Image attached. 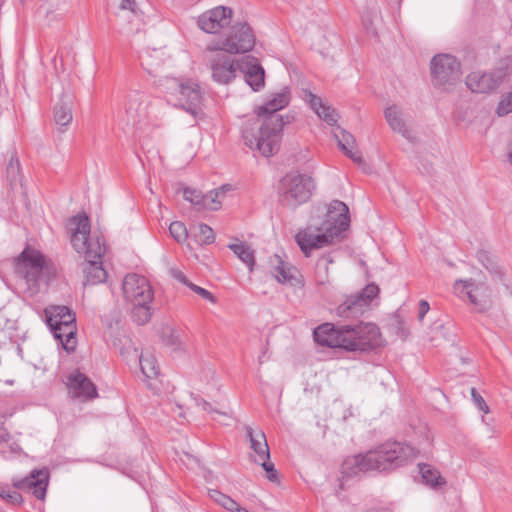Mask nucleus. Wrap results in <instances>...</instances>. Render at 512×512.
Segmentation results:
<instances>
[{
	"label": "nucleus",
	"instance_id": "nucleus-30",
	"mask_svg": "<svg viewBox=\"0 0 512 512\" xmlns=\"http://www.w3.org/2000/svg\"><path fill=\"white\" fill-rule=\"evenodd\" d=\"M333 263L330 255L319 258L315 265V280L318 284L324 285L329 281V265Z\"/></svg>",
	"mask_w": 512,
	"mask_h": 512
},
{
	"label": "nucleus",
	"instance_id": "nucleus-32",
	"mask_svg": "<svg viewBox=\"0 0 512 512\" xmlns=\"http://www.w3.org/2000/svg\"><path fill=\"white\" fill-rule=\"evenodd\" d=\"M209 496L228 511H234V509H237L238 503L228 495H225L218 490H209Z\"/></svg>",
	"mask_w": 512,
	"mask_h": 512
},
{
	"label": "nucleus",
	"instance_id": "nucleus-38",
	"mask_svg": "<svg viewBox=\"0 0 512 512\" xmlns=\"http://www.w3.org/2000/svg\"><path fill=\"white\" fill-rule=\"evenodd\" d=\"M205 206H203V210H212L216 211L221 207V200L219 197V192H215L214 190L209 191L204 194Z\"/></svg>",
	"mask_w": 512,
	"mask_h": 512
},
{
	"label": "nucleus",
	"instance_id": "nucleus-56",
	"mask_svg": "<svg viewBox=\"0 0 512 512\" xmlns=\"http://www.w3.org/2000/svg\"><path fill=\"white\" fill-rule=\"evenodd\" d=\"M512 103V91L506 97Z\"/></svg>",
	"mask_w": 512,
	"mask_h": 512
},
{
	"label": "nucleus",
	"instance_id": "nucleus-29",
	"mask_svg": "<svg viewBox=\"0 0 512 512\" xmlns=\"http://www.w3.org/2000/svg\"><path fill=\"white\" fill-rule=\"evenodd\" d=\"M228 248L249 268V271H253L255 265L254 250L246 243H232L228 245Z\"/></svg>",
	"mask_w": 512,
	"mask_h": 512
},
{
	"label": "nucleus",
	"instance_id": "nucleus-5",
	"mask_svg": "<svg viewBox=\"0 0 512 512\" xmlns=\"http://www.w3.org/2000/svg\"><path fill=\"white\" fill-rule=\"evenodd\" d=\"M348 206L339 200L332 201L327 210L326 219L320 227H308L297 233L295 239L302 252L309 256L314 249H320L342 239L349 228Z\"/></svg>",
	"mask_w": 512,
	"mask_h": 512
},
{
	"label": "nucleus",
	"instance_id": "nucleus-19",
	"mask_svg": "<svg viewBox=\"0 0 512 512\" xmlns=\"http://www.w3.org/2000/svg\"><path fill=\"white\" fill-rule=\"evenodd\" d=\"M454 290L458 294L465 293L470 302L474 304L480 312L484 311L488 305L487 287L484 284L476 285L472 279L457 280L454 284Z\"/></svg>",
	"mask_w": 512,
	"mask_h": 512
},
{
	"label": "nucleus",
	"instance_id": "nucleus-47",
	"mask_svg": "<svg viewBox=\"0 0 512 512\" xmlns=\"http://www.w3.org/2000/svg\"><path fill=\"white\" fill-rule=\"evenodd\" d=\"M199 405H201L202 409L208 413H211L213 416H212V419L214 420H218V417H224V418H229V416L227 415V413L225 412H220L218 410H215L212 408V405L207 402V401H202Z\"/></svg>",
	"mask_w": 512,
	"mask_h": 512
},
{
	"label": "nucleus",
	"instance_id": "nucleus-53",
	"mask_svg": "<svg viewBox=\"0 0 512 512\" xmlns=\"http://www.w3.org/2000/svg\"><path fill=\"white\" fill-rule=\"evenodd\" d=\"M59 333H60V335L58 337H54V338L59 341H63L64 335H65V330H59Z\"/></svg>",
	"mask_w": 512,
	"mask_h": 512
},
{
	"label": "nucleus",
	"instance_id": "nucleus-39",
	"mask_svg": "<svg viewBox=\"0 0 512 512\" xmlns=\"http://www.w3.org/2000/svg\"><path fill=\"white\" fill-rule=\"evenodd\" d=\"M198 238L201 244H211L214 242L215 236L213 229L207 224H199Z\"/></svg>",
	"mask_w": 512,
	"mask_h": 512
},
{
	"label": "nucleus",
	"instance_id": "nucleus-18",
	"mask_svg": "<svg viewBox=\"0 0 512 512\" xmlns=\"http://www.w3.org/2000/svg\"><path fill=\"white\" fill-rule=\"evenodd\" d=\"M67 387L73 398H79L82 401L92 400L98 396L94 383L78 370L68 376Z\"/></svg>",
	"mask_w": 512,
	"mask_h": 512
},
{
	"label": "nucleus",
	"instance_id": "nucleus-36",
	"mask_svg": "<svg viewBox=\"0 0 512 512\" xmlns=\"http://www.w3.org/2000/svg\"><path fill=\"white\" fill-rule=\"evenodd\" d=\"M170 235L178 242L183 243L188 237L187 228L184 223L174 221L169 226Z\"/></svg>",
	"mask_w": 512,
	"mask_h": 512
},
{
	"label": "nucleus",
	"instance_id": "nucleus-51",
	"mask_svg": "<svg viewBox=\"0 0 512 512\" xmlns=\"http://www.w3.org/2000/svg\"><path fill=\"white\" fill-rule=\"evenodd\" d=\"M430 309L429 303L426 300H421L419 302V313L418 318L420 321L423 320L424 316L428 313Z\"/></svg>",
	"mask_w": 512,
	"mask_h": 512
},
{
	"label": "nucleus",
	"instance_id": "nucleus-11",
	"mask_svg": "<svg viewBox=\"0 0 512 512\" xmlns=\"http://www.w3.org/2000/svg\"><path fill=\"white\" fill-rule=\"evenodd\" d=\"M205 57L209 62L213 81L219 84L230 83L239 72L240 60H234L226 55L224 50L211 49L209 45L206 48Z\"/></svg>",
	"mask_w": 512,
	"mask_h": 512
},
{
	"label": "nucleus",
	"instance_id": "nucleus-57",
	"mask_svg": "<svg viewBox=\"0 0 512 512\" xmlns=\"http://www.w3.org/2000/svg\"><path fill=\"white\" fill-rule=\"evenodd\" d=\"M511 2H512V0H511Z\"/></svg>",
	"mask_w": 512,
	"mask_h": 512
},
{
	"label": "nucleus",
	"instance_id": "nucleus-31",
	"mask_svg": "<svg viewBox=\"0 0 512 512\" xmlns=\"http://www.w3.org/2000/svg\"><path fill=\"white\" fill-rule=\"evenodd\" d=\"M139 364L142 374L149 379L155 378L159 374V367L153 355L141 354L139 356Z\"/></svg>",
	"mask_w": 512,
	"mask_h": 512
},
{
	"label": "nucleus",
	"instance_id": "nucleus-4",
	"mask_svg": "<svg viewBox=\"0 0 512 512\" xmlns=\"http://www.w3.org/2000/svg\"><path fill=\"white\" fill-rule=\"evenodd\" d=\"M379 328L371 322L357 325L324 324L314 330L315 340L321 345L343 348L347 351H368L380 345Z\"/></svg>",
	"mask_w": 512,
	"mask_h": 512
},
{
	"label": "nucleus",
	"instance_id": "nucleus-25",
	"mask_svg": "<svg viewBox=\"0 0 512 512\" xmlns=\"http://www.w3.org/2000/svg\"><path fill=\"white\" fill-rule=\"evenodd\" d=\"M275 262L276 265L273 268V274L279 283L289 284L291 286L298 283V279L296 277L298 270L295 267L282 261L277 255H275Z\"/></svg>",
	"mask_w": 512,
	"mask_h": 512
},
{
	"label": "nucleus",
	"instance_id": "nucleus-33",
	"mask_svg": "<svg viewBox=\"0 0 512 512\" xmlns=\"http://www.w3.org/2000/svg\"><path fill=\"white\" fill-rule=\"evenodd\" d=\"M183 197L196 207L197 210H203L205 206L204 194L193 188L186 187L183 190Z\"/></svg>",
	"mask_w": 512,
	"mask_h": 512
},
{
	"label": "nucleus",
	"instance_id": "nucleus-8",
	"mask_svg": "<svg viewBox=\"0 0 512 512\" xmlns=\"http://www.w3.org/2000/svg\"><path fill=\"white\" fill-rule=\"evenodd\" d=\"M159 87L164 92L175 96L180 107L196 117L200 112L202 93L200 86L190 80L182 81L173 77L159 79Z\"/></svg>",
	"mask_w": 512,
	"mask_h": 512
},
{
	"label": "nucleus",
	"instance_id": "nucleus-28",
	"mask_svg": "<svg viewBox=\"0 0 512 512\" xmlns=\"http://www.w3.org/2000/svg\"><path fill=\"white\" fill-rule=\"evenodd\" d=\"M418 466L421 477L426 485L431 488H437L446 483L440 472L430 464L421 463Z\"/></svg>",
	"mask_w": 512,
	"mask_h": 512
},
{
	"label": "nucleus",
	"instance_id": "nucleus-37",
	"mask_svg": "<svg viewBox=\"0 0 512 512\" xmlns=\"http://www.w3.org/2000/svg\"><path fill=\"white\" fill-rule=\"evenodd\" d=\"M6 174L10 182H15L20 174V163L15 153L11 155L7 164Z\"/></svg>",
	"mask_w": 512,
	"mask_h": 512
},
{
	"label": "nucleus",
	"instance_id": "nucleus-1",
	"mask_svg": "<svg viewBox=\"0 0 512 512\" xmlns=\"http://www.w3.org/2000/svg\"><path fill=\"white\" fill-rule=\"evenodd\" d=\"M290 99V88L283 87L279 92L273 94L264 105L258 107L257 114L264 120L261 124L255 120L244 125L242 138L246 146L257 150L264 157H270L279 150L281 131L285 124L291 122V119L287 116L284 120V117L276 112L285 108Z\"/></svg>",
	"mask_w": 512,
	"mask_h": 512
},
{
	"label": "nucleus",
	"instance_id": "nucleus-41",
	"mask_svg": "<svg viewBox=\"0 0 512 512\" xmlns=\"http://www.w3.org/2000/svg\"><path fill=\"white\" fill-rule=\"evenodd\" d=\"M339 148L345 153L347 157H349L353 162L357 164L363 163L362 155L360 151L355 149V147H351V145L344 144L342 142H337Z\"/></svg>",
	"mask_w": 512,
	"mask_h": 512
},
{
	"label": "nucleus",
	"instance_id": "nucleus-3",
	"mask_svg": "<svg viewBox=\"0 0 512 512\" xmlns=\"http://www.w3.org/2000/svg\"><path fill=\"white\" fill-rule=\"evenodd\" d=\"M68 229L71 232L72 246L78 253L85 255L84 285L103 283L107 278L101 261L106 251L103 237L90 234L89 218L85 214L70 218Z\"/></svg>",
	"mask_w": 512,
	"mask_h": 512
},
{
	"label": "nucleus",
	"instance_id": "nucleus-7",
	"mask_svg": "<svg viewBox=\"0 0 512 512\" xmlns=\"http://www.w3.org/2000/svg\"><path fill=\"white\" fill-rule=\"evenodd\" d=\"M16 272L21 275L31 296L48 286L51 271L44 256L36 250L25 249L17 259Z\"/></svg>",
	"mask_w": 512,
	"mask_h": 512
},
{
	"label": "nucleus",
	"instance_id": "nucleus-17",
	"mask_svg": "<svg viewBox=\"0 0 512 512\" xmlns=\"http://www.w3.org/2000/svg\"><path fill=\"white\" fill-rule=\"evenodd\" d=\"M143 68L155 78L154 83L159 87V79L169 77L164 74L165 65L170 61L164 49H147L140 55Z\"/></svg>",
	"mask_w": 512,
	"mask_h": 512
},
{
	"label": "nucleus",
	"instance_id": "nucleus-26",
	"mask_svg": "<svg viewBox=\"0 0 512 512\" xmlns=\"http://www.w3.org/2000/svg\"><path fill=\"white\" fill-rule=\"evenodd\" d=\"M247 437L250 440L252 450L258 455V460H269L270 450L263 431L254 434L251 427H246Z\"/></svg>",
	"mask_w": 512,
	"mask_h": 512
},
{
	"label": "nucleus",
	"instance_id": "nucleus-45",
	"mask_svg": "<svg viewBox=\"0 0 512 512\" xmlns=\"http://www.w3.org/2000/svg\"><path fill=\"white\" fill-rule=\"evenodd\" d=\"M256 462L260 463V465L263 467V469L267 472V478L275 482L277 480V471L274 468V464L271 463L269 460H255Z\"/></svg>",
	"mask_w": 512,
	"mask_h": 512
},
{
	"label": "nucleus",
	"instance_id": "nucleus-50",
	"mask_svg": "<svg viewBox=\"0 0 512 512\" xmlns=\"http://www.w3.org/2000/svg\"><path fill=\"white\" fill-rule=\"evenodd\" d=\"M137 5L135 0H122L120 9L122 11H129L130 13L137 15Z\"/></svg>",
	"mask_w": 512,
	"mask_h": 512
},
{
	"label": "nucleus",
	"instance_id": "nucleus-23",
	"mask_svg": "<svg viewBox=\"0 0 512 512\" xmlns=\"http://www.w3.org/2000/svg\"><path fill=\"white\" fill-rule=\"evenodd\" d=\"M74 105V94L69 91H63L59 101L54 106V120L55 123L61 127L68 126L72 119V109Z\"/></svg>",
	"mask_w": 512,
	"mask_h": 512
},
{
	"label": "nucleus",
	"instance_id": "nucleus-52",
	"mask_svg": "<svg viewBox=\"0 0 512 512\" xmlns=\"http://www.w3.org/2000/svg\"><path fill=\"white\" fill-rule=\"evenodd\" d=\"M232 185L230 184H224L220 188L214 190L215 192H219V197L224 196L227 192L232 190Z\"/></svg>",
	"mask_w": 512,
	"mask_h": 512
},
{
	"label": "nucleus",
	"instance_id": "nucleus-13",
	"mask_svg": "<svg viewBox=\"0 0 512 512\" xmlns=\"http://www.w3.org/2000/svg\"><path fill=\"white\" fill-rule=\"evenodd\" d=\"M255 45V36L251 28L245 23L232 26L229 34L216 44H211V49L224 50L229 54L245 53Z\"/></svg>",
	"mask_w": 512,
	"mask_h": 512
},
{
	"label": "nucleus",
	"instance_id": "nucleus-43",
	"mask_svg": "<svg viewBox=\"0 0 512 512\" xmlns=\"http://www.w3.org/2000/svg\"><path fill=\"white\" fill-rule=\"evenodd\" d=\"M477 259L489 271L496 268L495 262L493 261L490 253L485 250H479L477 252Z\"/></svg>",
	"mask_w": 512,
	"mask_h": 512
},
{
	"label": "nucleus",
	"instance_id": "nucleus-10",
	"mask_svg": "<svg viewBox=\"0 0 512 512\" xmlns=\"http://www.w3.org/2000/svg\"><path fill=\"white\" fill-rule=\"evenodd\" d=\"M430 70L433 86L443 92L452 91L461 80V64L450 54L435 55L431 59Z\"/></svg>",
	"mask_w": 512,
	"mask_h": 512
},
{
	"label": "nucleus",
	"instance_id": "nucleus-49",
	"mask_svg": "<svg viewBox=\"0 0 512 512\" xmlns=\"http://www.w3.org/2000/svg\"><path fill=\"white\" fill-rule=\"evenodd\" d=\"M170 274L173 278L181 282L187 287H190L192 285V282L189 281V279L184 275V273L178 269H171Z\"/></svg>",
	"mask_w": 512,
	"mask_h": 512
},
{
	"label": "nucleus",
	"instance_id": "nucleus-12",
	"mask_svg": "<svg viewBox=\"0 0 512 512\" xmlns=\"http://www.w3.org/2000/svg\"><path fill=\"white\" fill-rule=\"evenodd\" d=\"M379 291V287L374 283L366 285L360 292L347 296L336 308V314L344 319H358L369 309Z\"/></svg>",
	"mask_w": 512,
	"mask_h": 512
},
{
	"label": "nucleus",
	"instance_id": "nucleus-9",
	"mask_svg": "<svg viewBox=\"0 0 512 512\" xmlns=\"http://www.w3.org/2000/svg\"><path fill=\"white\" fill-rule=\"evenodd\" d=\"M314 189L310 176L298 172L287 173L279 184V198L283 205L295 208L309 200Z\"/></svg>",
	"mask_w": 512,
	"mask_h": 512
},
{
	"label": "nucleus",
	"instance_id": "nucleus-21",
	"mask_svg": "<svg viewBox=\"0 0 512 512\" xmlns=\"http://www.w3.org/2000/svg\"><path fill=\"white\" fill-rule=\"evenodd\" d=\"M145 116V95L139 92L131 93L125 104V116L122 118L124 128H133Z\"/></svg>",
	"mask_w": 512,
	"mask_h": 512
},
{
	"label": "nucleus",
	"instance_id": "nucleus-24",
	"mask_svg": "<svg viewBox=\"0 0 512 512\" xmlns=\"http://www.w3.org/2000/svg\"><path fill=\"white\" fill-rule=\"evenodd\" d=\"M305 99L308 101L312 110L329 125H335L338 120V115L332 107L323 103L322 99L314 95L310 91H305Z\"/></svg>",
	"mask_w": 512,
	"mask_h": 512
},
{
	"label": "nucleus",
	"instance_id": "nucleus-42",
	"mask_svg": "<svg viewBox=\"0 0 512 512\" xmlns=\"http://www.w3.org/2000/svg\"><path fill=\"white\" fill-rule=\"evenodd\" d=\"M334 137L337 140V142H342L344 144L351 145V147H355L356 140H355L354 136L350 132H348L340 127H337L335 129Z\"/></svg>",
	"mask_w": 512,
	"mask_h": 512
},
{
	"label": "nucleus",
	"instance_id": "nucleus-44",
	"mask_svg": "<svg viewBox=\"0 0 512 512\" xmlns=\"http://www.w3.org/2000/svg\"><path fill=\"white\" fill-rule=\"evenodd\" d=\"M471 396H472L473 403L480 411H482L484 413L489 412L488 405L486 404L483 397L477 392V390L475 388H471Z\"/></svg>",
	"mask_w": 512,
	"mask_h": 512
},
{
	"label": "nucleus",
	"instance_id": "nucleus-6",
	"mask_svg": "<svg viewBox=\"0 0 512 512\" xmlns=\"http://www.w3.org/2000/svg\"><path fill=\"white\" fill-rule=\"evenodd\" d=\"M125 299L132 304L131 317L138 325L148 323L152 316L154 292L149 281L138 274H128L122 284Z\"/></svg>",
	"mask_w": 512,
	"mask_h": 512
},
{
	"label": "nucleus",
	"instance_id": "nucleus-48",
	"mask_svg": "<svg viewBox=\"0 0 512 512\" xmlns=\"http://www.w3.org/2000/svg\"><path fill=\"white\" fill-rule=\"evenodd\" d=\"M499 116H505L512 112V103L506 97L499 103L497 110Z\"/></svg>",
	"mask_w": 512,
	"mask_h": 512
},
{
	"label": "nucleus",
	"instance_id": "nucleus-2",
	"mask_svg": "<svg viewBox=\"0 0 512 512\" xmlns=\"http://www.w3.org/2000/svg\"><path fill=\"white\" fill-rule=\"evenodd\" d=\"M416 457L415 449L407 443L387 441L365 454L347 457L342 474L353 477L360 472L389 471L403 466Z\"/></svg>",
	"mask_w": 512,
	"mask_h": 512
},
{
	"label": "nucleus",
	"instance_id": "nucleus-15",
	"mask_svg": "<svg viewBox=\"0 0 512 512\" xmlns=\"http://www.w3.org/2000/svg\"><path fill=\"white\" fill-rule=\"evenodd\" d=\"M506 73L503 70L493 72L474 71L467 75L466 86L473 93H490L498 88Z\"/></svg>",
	"mask_w": 512,
	"mask_h": 512
},
{
	"label": "nucleus",
	"instance_id": "nucleus-20",
	"mask_svg": "<svg viewBox=\"0 0 512 512\" xmlns=\"http://www.w3.org/2000/svg\"><path fill=\"white\" fill-rule=\"evenodd\" d=\"M44 313L46 323L54 337L60 335L59 330L76 321L75 314L67 306H50L44 310Z\"/></svg>",
	"mask_w": 512,
	"mask_h": 512
},
{
	"label": "nucleus",
	"instance_id": "nucleus-35",
	"mask_svg": "<svg viewBox=\"0 0 512 512\" xmlns=\"http://www.w3.org/2000/svg\"><path fill=\"white\" fill-rule=\"evenodd\" d=\"M163 342L165 345L171 347L173 350H180L182 348V339L180 335L172 328H166L163 331Z\"/></svg>",
	"mask_w": 512,
	"mask_h": 512
},
{
	"label": "nucleus",
	"instance_id": "nucleus-27",
	"mask_svg": "<svg viewBox=\"0 0 512 512\" xmlns=\"http://www.w3.org/2000/svg\"><path fill=\"white\" fill-rule=\"evenodd\" d=\"M385 118L393 131L401 134L404 138L411 139V132L406 127L401 111L397 106L393 105L386 108Z\"/></svg>",
	"mask_w": 512,
	"mask_h": 512
},
{
	"label": "nucleus",
	"instance_id": "nucleus-40",
	"mask_svg": "<svg viewBox=\"0 0 512 512\" xmlns=\"http://www.w3.org/2000/svg\"><path fill=\"white\" fill-rule=\"evenodd\" d=\"M0 497L6 502L13 505H19L23 502V498L20 493H18L15 490H11L7 487H3L0 489Z\"/></svg>",
	"mask_w": 512,
	"mask_h": 512
},
{
	"label": "nucleus",
	"instance_id": "nucleus-54",
	"mask_svg": "<svg viewBox=\"0 0 512 512\" xmlns=\"http://www.w3.org/2000/svg\"><path fill=\"white\" fill-rule=\"evenodd\" d=\"M233 512H249L247 509L240 507L237 505V509H234Z\"/></svg>",
	"mask_w": 512,
	"mask_h": 512
},
{
	"label": "nucleus",
	"instance_id": "nucleus-14",
	"mask_svg": "<svg viewBox=\"0 0 512 512\" xmlns=\"http://www.w3.org/2000/svg\"><path fill=\"white\" fill-rule=\"evenodd\" d=\"M233 11L230 7L217 6L198 17L197 24L206 33L215 34L230 25Z\"/></svg>",
	"mask_w": 512,
	"mask_h": 512
},
{
	"label": "nucleus",
	"instance_id": "nucleus-55",
	"mask_svg": "<svg viewBox=\"0 0 512 512\" xmlns=\"http://www.w3.org/2000/svg\"><path fill=\"white\" fill-rule=\"evenodd\" d=\"M509 161L510 163L512 164V143H511V147H510V150H509Z\"/></svg>",
	"mask_w": 512,
	"mask_h": 512
},
{
	"label": "nucleus",
	"instance_id": "nucleus-34",
	"mask_svg": "<svg viewBox=\"0 0 512 512\" xmlns=\"http://www.w3.org/2000/svg\"><path fill=\"white\" fill-rule=\"evenodd\" d=\"M63 330H65V335L60 343L68 353L73 352L76 348V324L66 325Z\"/></svg>",
	"mask_w": 512,
	"mask_h": 512
},
{
	"label": "nucleus",
	"instance_id": "nucleus-22",
	"mask_svg": "<svg viewBox=\"0 0 512 512\" xmlns=\"http://www.w3.org/2000/svg\"><path fill=\"white\" fill-rule=\"evenodd\" d=\"M239 72L244 74L245 82L254 91H259L265 84V72L259 61L254 57H246L240 60Z\"/></svg>",
	"mask_w": 512,
	"mask_h": 512
},
{
	"label": "nucleus",
	"instance_id": "nucleus-16",
	"mask_svg": "<svg viewBox=\"0 0 512 512\" xmlns=\"http://www.w3.org/2000/svg\"><path fill=\"white\" fill-rule=\"evenodd\" d=\"M49 470L46 468L34 469L31 473L19 480L14 481V487L32 493L38 500H44L49 484Z\"/></svg>",
	"mask_w": 512,
	"mask_h": 512
},
{
	"label": "nucleus",
	"instance_id": "nucleus-46",
	"mask_svg": "<svg viewBox=\"0 0 512 512\" xmlns=\"http://www.w3.org/2000/svg\"><path fill=\"white\" fill-rule=\"evenodd\" d=\"M193 292H195L196 294H198L200 297H202L203 299L207 300V301H210L212 303H215L216 302V299L215 297L212 295L211 292H209L208 290L200 287V286H197L195 285L194 283H192V285L189 287Z\"/></svg>",
	"mask_w": 512,
	"mask_h": 512
}]
</instances>
